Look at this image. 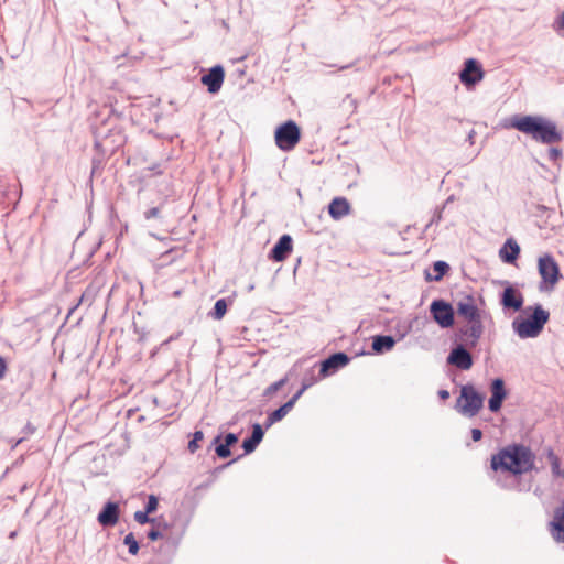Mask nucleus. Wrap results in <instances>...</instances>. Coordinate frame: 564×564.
Masks as SVG:
<instances>
[{
	"mask_svg": "<svg viewBox=\"0 0 564 564\" xmlns=\"http://www.w3.org/2000/svg\"><path fill=\"white\" fill-rule=\"evenodd\" d=\"M508 127L517 129L543 144L560 143L563 140V133L557 129L556 123L542 116L516 115L511 117Z\"/></svg>",
	"mask_w": 564,
	"mask_h": 564,
	"instance_id": "nucleus-1",
	"label": "nucleus"
},
{
	"mask_svg": "<svg viewBox=\"0 0 564 564\" xmlns=\"http://www.w3.org/2000/svg\"><path fill=\"white\" fill-rule=\"evenodd\" d=\"M534 467V455L531 449L522 444H511L491 456V468L495 471H509L513 475H522Z\"/></svg>",
	"mask_w": 564,
	"mask_h": 564,
	"instance_id": "nucleus-2",
	"label": "nucleus"
},
{
	"mask_svg": "<svg viewBox=\"0 0 564 564\" xmlns=\"http://www.w3.org/2000/svg\"><path fill=\"white\" fill-rule=\"evenodd\" d=\"M549 318L550 313L542 305L536 304L529 317L514 318L512 328L520 338H535L541 334Z\"/></svg>",
	"mask_w": 564,
	"mask_h": 564,
	"instance_id": "nucleus-3",
	"label": "nucleus"
},
{
	"mask_svg": "<svg viewBox=\"0 0 564 564\" xmlns=\"http://www.w3.org/2000/svg\"><path fill=\"white\" fill-rule=\"evenodd\" d=\"M485 395L479 393L473 384H465L456 400L455 409L463 415L476 416L484 406Z\"/></svg>",
	"mask_w": 564,
	"mask_h": 564,
	"instance_id": "nucleus-4",
	"label": "nucleus"
},
{
	"mask_svg": "<svg viewBox=\"0 0 564 564\" xmlns=\"http://www.w3.org/2000/svg\"><path fill=\"white\" fill-rule=\"evenodd\" d=\"M95 148L101 154L113 153L123 141V137L119 129L98 127L95 130Z\"/></svg>",
	"mask_w": 564,
	"mask_h": 564,
	"instance_id": "nucleus-5",
	"label": "nucleus"
},
{
	"mask_svg": "<svg viewBox=\"0 0 564 564\" xmlns=\"http://www.w3.org/2000/svg\"><path fill=\"white\" fill-rule=\"evenodd\" d=\"M274 139L276 147L282 151L293 150L301 139V130L293 120H288L280 124L275 132Z\"/></svg>",
	"mask_w": 564,
	"mask_h": 564,
	"instance_id": "nucleus-6",
	"label": "nucleus"
},
{
	"mask_svg": "<svg viewBox=\"0 0 564 564\" xmlns=\"http://www.w3.org/2000/svg\"><path fill=\"white\" fill-rule=\"evenodd\" d=\"M538 270L542 278V282L539 286L540 291L553 290L561 279L560 268L555 259L550 254L540 257L538 261Z\"/></svg>",
	"mask_w": 564,
	"mask_h": 564,
	"instance_id": "nucleus-7",
	"label": "nucleus"
},
{
	"mask_svg": "<svg viewBox=\"0 0 564 564\" xmlns=\"http://www.w3.org/2000/svg\"><path fill=\"white\" fill-rule=\"evenodd\" d=\"M430 313L434 322L442 328H449L455 322V310L451 303L443 299L433 300Z\"/></svg>",
	"mask_w": 564,
	"mask_h": 564,
	"instance_id": "nucleus-8",
	"label": "nucleus"
},
{
	"mask_svg": "<svg viewBox=\"0 0 564 564\" xmlns=\"http://www.w3.org/2000/svg\"><path fill=\"white\" fill-rule=\"evenodd\" d=\"M484 334L481 318L468 322V325L458 328L455 334L456 340L464 343L468 348H475Z\"/></svg>",
	"mask_w": 564,
	"mask_h": 564,
	"instance_id": "nucleus-9",
	"label": "nucleus"
},
{
	"mask_svg": "<svg viewBox=\"0 0 564 564\" xmlns=\"http://www.w3.org/2000/svg\"><path fill=\"white\" fill-rule=\"evenodd\" d=\"M467 348L464 343L459 341L447 356V364L460 370L470 369L473 367V356Z\"/></svg>",
	"mask_w": 564,
	"mask_h": 564,
	"instance_id": "nucleus-10",
	"label": "nucleus"
},
{
	"mask_svg": "<svg viewBox=\"0 0 564 564\" xmlns=\"http://www.w3.org/2000/svg\"><path fill=\"white\" fill-rule=\"evenodd\" d=\"M484 78V70L480 63L475 58H468L464 63V68L459 73L460 82L469 87L479 83Z\"/></svg>",
	"mask_w": 564,
	"mask_h": 564,
	"instance_id": "nucleus-11",
	"label": "nucleus"
},
{
	"mask_svg": "<svg viewBox=\"0 0 564 564\" xmlns=\"http://www.w3.org/2000/svg\"><path fill=\"white\" fill-rule=\"evenodd\" d=\"M501 284L506 285L505 290L500 295V304L506 310L520 311L523 306V295L508 281H501Z\"/></svg>",
	"mask_w": 564,
	"mask_h": 564,
	"instance_id": "nucleus-12",
	"label": "nucleus"
},
{
	"mask_svg": "<svg viewBox=\"0 0 564 564\" xmlns=\"http://www.w3.org/2000/svg\"><path fill=\"white\" fill-rule=\"evenodd\" d=\"M349 361L350 357L343 351L330 355L319 364V377H328L329 375L336 372L338 369L347 366Z\"/></svg>",
	"mask_w": 564,
	"mask_h": 564,
	"instance_id": "nucleus-13",
	"label": "nucleus"
},
{
	"mask_svg": "<svg viewBox=\"0 0 564 564\" xmlns=\"http://www.w3.org/2000/svg\"><path fill=\"white\" fill-rule=\"evenodd\" d=\"M491 397L488 401V408L491 412H498L505 399L507 398V390L502 378H495L490 383Z\"/></svg>",
	"mask_w": 564,
	"mask_h": 564,
	"instance_id": "nucleus-14",
	"label": "nucleus"
},
{
	"mask_svg": "<svg viewBox=\"0 0 564 564\" xmlns=\"http://www.w3.org/2000/svg\"><path fill=\"white\" fill-rule=\"evenodd\" d=\"M225 78V70L221 65L213 66L209 72L202 76L200 82L207 86L210 94H216L220 90Z\"/></svg>",
	"mask_w": 564,
	"mask_h": 564,
	"instance_id": "nucleus-15",
	"label": "nucleus"
},
{
	"mask_svg": "<svg viewBox=\"0 0 564 564\" xmlns=\"http://www.w3.org/2000/svg\"><path fill=\"white\" fill-rule=\"evenodd\" d=\"M221 434H218L212 441L209 449L214 447L216 455L219 458H227L231 455L230 447L238 442V435L235 433H227L221 442Z\"/></svg>",
	"mask_w": 564,
	"mask_h": 564,
	"instance_id": "nucleus-16",
	"label": "nucleus"
},
{
	"mask_svg": "<svg viewBox=\"0 0 564 564\" xmlns=\"http://www.w3.org/2000/svg\"><path fill=\"white\" fill-rule=\"evenodd\" d=\"M456 311L458 316L463 317L467 322L481 318L480 312L471 295H466L460 301H458L456 303Z\"/></svg>",
	"mask_w": 564,
	"mask_h": 564,
	"instance_id": "nucleus-17",
	"label": "nucleus"
},
{
	"mask_svg": "<svg viewBox=\"0 0 564 564\" xmlns=\"http://www.w3.org/2000/svg\"><path fill=\"white\" fill-rule=\"evenodd\" d=\"M120 509L117 502L108 501L99 512L97 520L100 525L113 527L119 520Z\"/></svg>",
	"mask_w": 564,
	"mask_h": 564,
	"instance_id": "nucleus-18",
	"label": "nucleus"
},
{
	"mask_svg": "<svg viewBox=\"0 0 564 564\" xmlns=\"http://www.w3.org/2000/svg\"><path fill=\"white\" fill-rule=\"evenodd\" d=\"M292 243L293 241L291 236L283 235L271 249L270 258L276 262L285 260L292 252Z\"/></svg>",
	"mask_w": 564,
	"mask_h": 564,
	"instance_id": "nucleus-19",
	"label": "nucleus"
},
{
	"mask_svg": "<svg viewBox=\"0 0 564 564\" xmlns=\"http://www.w3.org/2000/svg\"><path fill=\"white\" fill-rule=\"evenodd\" d=\"M550 531L556 542L564 543V501L554 511L553 521L550 522Z\"/></svg>",
	"mask_w": 564,
	"mask_h": 564,
	"instance_id": "nucleus-20",
	"label": "nucleus"
},
{
	"mask_svg": "<svg viewBox=\"0 0 564 564\" xmlns=\"http://www.w3.org/2000/svg\"><path fill=\"white\" fill-rule=\"evenodd\" d=\"M350 213V204L345 197H335L328 205V214L335 220Z\"/></svg>",
	"mask_w": 564,
	"mask_h": 564,
	"instance_id": "nucleus-21",
	"label": "nucleus"
},
{
	"mask_svg": "<svg viewBox=\"0 0 564 564\" xmlns=\"http://www.w3.org/2000/svg\"><path fill=\"white\" fill-rule=\"evenodd\" d=\"M520 254L519 245L512 239H508L499 250V257L505 263L512 264L517 261Z\"/></svg>",
	"mask_w": 564,
	"mask_h": 564,
	"instance_id": "nucleus-22",
	"label": "nucleus"
},
{
	"mask_svg": "<svg viewBox=\"0 0 564 564\" xmlns=\"http://www.w3.org/2000/svg\"><path fill=\"white\" fill-rule=\"evenodd\" d=\"M395 345V339L390 335H377L372 338V350L377 354L391 350Z\"/></svg>",
	"mask_w": 564,
	"mask_h": 564,
	"instance_id": "nucleus-23",
	"label": "nucleus"
},
{
	"mask_svg": "<svg viewBox=\"0 0 564 564\" xmlns=\"http://www.w3.org/2000/svg\"><path fill=\"white\" fill-rule=\"evenodd\" d=\"M434 275L425 272L426 281H441L443 276L449 271V264L445 261L438 260L433 263Z\"/></svg>",
	"mask_w": 564,
	"mask_h": 564,
	"instance_id": "nucleus-24",
	"label": "nucleus"
},
{
	"mask_svg": "<svg viewBox=\"0 0 564 564\" xmlns=\"http://www.w3.org/2000/svg\"><path fill=\"white\" fill-rule=\"evenodd\" d=\"M547 459L551 465L552 475L564 479V469L561 468V460L552 448L547 449Z\"/></svg>",
	"mask_w": 564,
	"mask_h": 564,
	"instance_id": "nucleus-25",
	"label": "nucleus"
},
{
	"mask_svg": "<svg viewBox=\"0 0 564 564\" xmlns=\"http://www.w3.org/2000/svg\"><path fill=\"white\" fill-rule=\"evenodd\" d=\"M227 312V302L225 299H219L216 301L214 305V310L212 312V316L215 319H221Z\"/></svg>",
	"mask_w": 564,
	"mask_h": 564,
	"instance_id": "nucleus-26",
	"label": "nucleus"
},
{
	"mask_svg": "<svg viewBox=\"0 0 564 564\" xmlns=\"http://www.w3.org/2000/svg\"><path fill=\"white\" fill-rule=\"evenodd\" d=\"M322 379V377L315 375L314 368L307 370L303 377L302 383L304 384V389H308L315 383H317Z\"/></svg>",
	"mask_w": 564,
	"mask_h": 564,
	"instance_id": "nucleus-27",
	"label": "nucleus"
},
{
	"mask_svg": "<svg viewBox=\"0 0 564 564\" xmlns=\"http://www.w3.org/2000/svg\"><path fill=\"white\" fill-rule=\"evenodd\" d=\"M288 382V377H284L273 383H271L270 386H268L264 391H263V397H271L273 395L275 392H278L282 387H284Z\"/></svg>",
	"mask_w": 564,
	"mask_h": 564,
	"instance_id": "nucleus-28",
	"label": "nucleus"
},
{
	"mask_svg": "<svg viewBox=\"0 0 564 564\" xmlns=\"http://www.w3.org/2000/svg\"><path fill=\"white\" fill-rule=\"evenodd\" d=\"M123 543L124 545L128 546V550H129V553L131 555H137L139 550H140V546H139V543L138 541L135 540L133 533H129L124 536L123 539Z\"/></svg>",
	"mask_w": 564,
	"mask_h": 564,
	"instance_id": "nucleus-29",
	"label": "nucleus"
},
{
	"mask_svg": "<svg viewBox=\"0 0 564 564\" xmlns=\"http://www.w3.org/2000/svg\"><path fill=\"white\" fill-rule=\"evenodd\" d=\"M293 408L294 406L292 405V403L288 401L271 413L274 415L278 422H280Z\"/></svg>",
	"mask_w": 564,
	"mask_h": 564,
	"instance_id": "nucleus-30",
	"label": "nucleus"
},
{
	"mask_svg": "<svg viewBox=\"0 0 564 564\" xmlns=\"http://www.w3.org/2000/svg\"><path fill=\"white\" fill-rule=\"evenodd\" d=\"M203 438H204L203 431H195L193 434V438L188 442V447H187L188 451L191 453H195L199 447L198 442H200Z\"/></svg>",
	"mask_w": 564,
	"mask_h": 564,
	"instance_id": "nucleus-31",
	"label": "nucleus"
},
{
	"mask_svg": "<svg viewBox=\"0 0 564 564\" xmlns=\"http://www.w3.org/2000/svg\"><path fill=\"white\" fill-rule=\"evenodd\" d=\"M260 443H258L256 440H253L251 436L247 437L242 442V448L245 451V454H251L256 451Z\"/></svg>",
	"mask_w": 564,
	"mask_h": 564,
	"instance_id": "nucleus-32",
	"label": "nucleus"
},
{
	"mask_svg": "<svg viewBox=\"0 0 564 564\" xmlns=\"http://www.w3.org/2000/svg\"><path fill=\"white\" fill-rule=\"evenodd\" d=\"M149 512H147L145 510L143 511H137L134 513V520L140 523V524H145V523H153L155 521V519L153 518H150L149 517Z\"/></svg>",
	"mask_w": 564,
	"mask_h": 564,
	"instance_id": "nucleus-33",
	"label": "nucleus"
},
{
	"mask_svg": "<svg viewBox=\"0 0 564 564\" xmlns=\"http://www.w3.org/2000/svg\"><path fill=\"white\" fill-rule=\"evenodd\" d=\"M253 440H256L258 443H261L264 436V431L261 424L254 423L252 425V432L250 435Z\"/></svg>",
	"mask_w": 564,
	"mask_h": 564,
	"instance_id": "nucleus-34",
	"label": "nucleus"
},
{
	"mask_svg": "<svg viewBox=\"0 0 564 564\" xmlns=\"http://www.w3.org/2000/svg\"><path fill=\"white\" fill-rule=\"evenodd\" d=\"M143 215L147 220L159 219L161 218V207H151L150 209L145 210Z\"/></svg>",
	"mask_w": 564,
	"mask_h": 564,
	"instance_id": "nucleus-35",
	"label": "nucleus"
},
{
	"mask_svg": "<svg viewBox=\"0 0 564 564\" xmlns=\"http://www.w3.org/2000/svg\"><path fill=\"white\" fill-rule=\"evenodd\" d=\"M158 505H159L158 498L154 495H150L144 510L149 513H152L158 509Z\"/></svg>",
	"mask_w": 564,
	"mask_h": 564,
	"instance_id": "nucleus-36",
	"label": "nucleus"
},
{
	"mask_svg": "<svg viewBox=\"0 0 564 564\" xmlns=\"http://www.w3.org/2000/svg\"><path fill=\"white\" fill-rule=\"evenodd\" d=\"M445 208V205H443L442 208H437L431 219V221L427 224V227H430L432 224H437L442 220V213H443V209Z\"/></svg>",
	"mask_w": 564,
	"mask_h": 564,
	"instance_id": "nucleus-37",
	"label": "nucleus"
},
{
	"mask_svg": "<svg viewBox=\"0 0 564 564\" xmlns=\"http://www.w3.org/2000/svg\"><path fill=\"white\" fill-rule=\"evenodd\" d=\"M549 160L556 161L561 155L562 151L557 148H550L547 151Z\"/></svg>",
	"mask_w": 564,
	"mask_h": 564,
	"instance_id": "nucleus-38",
	"label": "nucleus"
},
{
	"mask_svg": "<svg viewBox=\"0 0 564 564\" xmlns=\"http://www.w3.org/2000/svg\"><path fill=\"white\" fill-rule=\"evenodd\" d=\"M307 389H304V384L302 383L301 388L296 391V393L289 400V402L292 403V405L294 406L296 401L302 397V394L306 391Z\"/></svg>",
	"mask_w": 564,
	"mask_h": 564,
	"instance_id": "nucleus-39",
	"label": "nucleus"
},
{
	"mask_svg": "<svg viewBox=\"0 0 564 564\" xmlns=\"http://www.w3.org/2000/svg\"><path fill=\"white\" fill-rule=\"evenodd\" d=\"M147 536H148L151 541H156V540L161 539V538L163 536V534H162L159 530H156V529H151V530L148 532Z\"/></svg>",
	"mask_w": 564,
	"mask_h": 564,
	"instance_id": "nucleus-40",
	"label": "nucleus"
},
{
	"mask_svg": "<svg viewBox=\"0 0 564 564\" xmlns=\"http://www.w3.org/2000/svg\"><path fill=\"white\" fill-rule=\"evenodd\" d=\"M8 369L7 361L3 357L0 356V380L4 377Z\"/></svg>",
	"mask_w": 564,
	"mask_h": 564,
	"instance_id": "nucleus-41",
	"label": "nucleus"
},
{
	"mask_svg": "<svg viewBox=\"0 0 564 564\" xmlns=\"http://www.w3.org/2000/svg\"><path fill=\"white\" fill-rule=\"evenodd\" d=\"M471 438L474 442H478L482 438V432L479 429L471 430Z\"/></svg>",
	"mask_w": 564,
	"mask_h": 564,
	"instance_id": "nucleus-42",
	"label": "nucleus"
},
{
	"mask_svg": "<svg viewBox=\"0 0 564 564\" xmlns=\"http://www.w3.org/2000/svg\"><path fill=\"white\" fill-rule=\"evenodd\" d=\"M276 422H278V420L274 417V415L272 413H270L264 422V426H265V429H269Z\"/></svg>",
	"mask_w": 564,
	"mask_h": 564,
	"instance_id": "nucleus-43",
	"label": "nucleus"
},
{
	"mask_svg": "<svg viewBox=\"0 0 564 564\" xmlns=\"http://www.w3.org/2000/svg\"><path fill=\"white\" fill-rule=\"evenodd\" d=\"M555 30L563 29L564 30V11L560 15V18L554 23Z\"/></svg>",
	"mask_w": 564,
	"mask_h": 564,
	"instance_id": "nucleus-44",
	"label": "nucleus"
},
{
	"mask_svg": "<svg viewBox=\"0 0 564 564\" xmlns=\"http://www.w3.org/2000/svg\"><path fill=\"white\" fill-rule=\"evenodd\" d=\"M475 135H476V131L473 128L469 129L467 132L466 141H468L470 144H474Z\"/></svg>",
	"mask_w": 564,
	"mask_h": 564,
	"instance_id": "nucleus-45",
	"label": "nucleus"
},
{
	"mask_svg": "<svg viewBox=\"0 0 564 564\" xmlns=\"http://www.w3.org/2000/svg\"><path fill=\"white\" fill-rule=\"evenodd\" d=\"M437 394L442 400H447L449 398V392L445 389L438 390Z\"/></svg>",
	"mask_w": 564,
	"mask_h": 564,
	"instance_id": "nucleus-46",
	"label": "nucleus"
},
{
	"mask_svg": "<svg viewBox=\"0 0 564 564\" xmlns=\"http://www.w3.org/2000/svg\"><path fill=\"white\" fill-rule=\"evenodd\" d=\"M343 102L344 104H349V107H351L352 109L356 108V100L350 98L349 95L343 100Z\"/></svg>",
	"mask_w": 564,
	"mask_h": 564,
	"instance_id": "nucleus-47",
	"label": "nucleus"
},
{
	"mask_svg": "<svg viewBox=\"0 0 564 564\" xmlns=\"http://www.w3.org/2000/svg\"><path fill=\"white\" fill-rule=\"evenodd\" d=\"M24 432L28 434H33L35 432V427L31 423H28L24 427Z\"/></svg>",
	"mask_w": 564,
	"mask_h": 564,
	"instance_id": "nucleus-48",
	"label": "nucleus"
},
{
	"mask_svg": "<svg viewBox=\"0 0 564 564\" xmlns=\"http://www.w3.org/2000/svg\"><path fill=\"white\" fill-rule=\"evenodd\" d=\"M24 438H19L17 441L13 442L12 444V449H14L19 444H21L23 442Z\"/></svg>",
	"mask_w": 564,
	"mask_h": 564,
	"instance_id": "nucleus-49",
	"label": "nucleus"
},
{
	"mask_svg": "<svg viewBox=\"0 0 564 564\" xmlns=\"http://www.w3.org/2000/svg\"><path fill=\"white\" fill-rule=\"evenodd\" d=\"M182 294V291L181 290H177L173 293V296L177 297Z\"/></svg>",
	"mask_w": 564,
	"mask_h": 564,
	"instance_id": "nucleus-50",
	"label": "nucleus"
},
{
	"mask_svg": "<svg viewBox=\"0 0 564 564\" xmlns=\"http://www.w3.org/2000/svg\"><path fill=\"white\" fill-rule=\"evenodd\" d=\"M237 459H239V457H237V458H235V459H232V460L228 462L227 464H225V465H224V467L231 465V464H232V463H235Z\"/></svg>",
	"mask_w": 564,
	"mask_h": 564,
	"instance_id": "nucleus-51",
	"label": "nucleus"
},
{
	"mask_svg": "<svg viewBox=\"0 0 564 564\" xmlns=\"http://www.w3.org/2000/svg\"><path fill=\"white\" fill-rule=\"evenodd\" d=\"M452 200H453V196H449V197L445 200L444 205L446 206V205H447L448 203H451Z\"/></svg>",
	"mask_w": 564,
	"mask_h": 564,
	"instance_id": "nucleus-52",
	"label": "nucleus"
},
{
	"mask_svg": "<svg viewBox=\"0 0 564 564\" xmlns=\"http://www.w3.org/2000/svg\"><path fill=\"white\" fill-rule=\"evenodd\" d=\"M459 124H460V126H465V124H467V126H468V124H469V122H467V121H466V122H464V121H459Z\"/></svg>",
	"mask_w": 564,
	"mask_h": 564,
	"instance_id": "nucleus-53",
	"label": "nucleus"
}]
</instances>
